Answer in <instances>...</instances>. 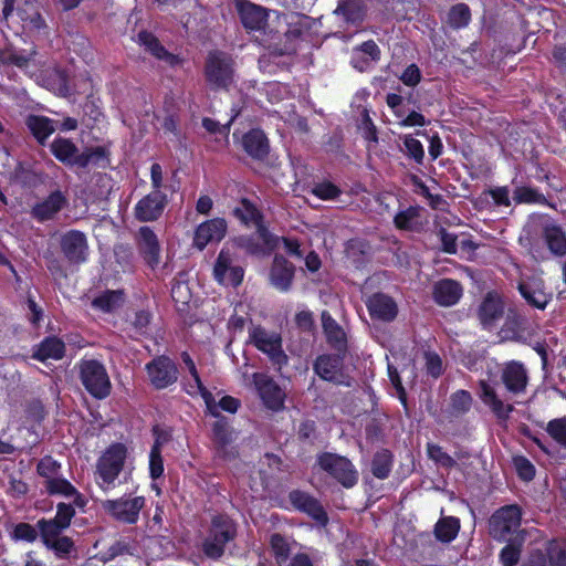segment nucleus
<instances>
[{"instance_id": "f257e3e1", "label": "nucleus", "mask_w": 566, "mask_h": 566, "mask_svg": "<svg viewBox=\"0 0 566 566\" xmlns=\"http://www.w3.org/2000/svg\"><path fill=\"white\" fill-rule=\"evenodd\" d=\"M3 18L17 35L20 31H39L44 24L35 0H6Z\"/></svg>"}, {"instance_id": "f03ea898", "label": "nucleus", "mask_w": 566, "mask_h": 566, "mask_svg": "<svg viewBox=\"0 0 566 566\" xmlns=\"http://www.w3.org/2000/svg\"><path fill=\"white\" fill-rule=\"evenodd\" d=\"M128 451L125 444L114 443L101 455L96 465V482L108 491L115 486V481L124 468Z\"/></svg>"}, {"instance_id": "7ed1b4c3", "label": "nucleus", "mask_w": 566, "mask_h": 566, "mask_svg": "<svg viewBox=\"0 0 566 566\" xmlns=\"http://www.w3.org/2000/svg\"><path fill=\"white\" fill-rule=\"evenodd\" d=\"M51 151L57 160L65 165L86 167L90 164H97L105 159V150L95 147L78 151V148L67 138H55L51 144Z\"/></svg>"}, {"instance_id": "20e7f679", "label": "nucleus", "mask_w": 566, "mask_h": 566, "mask_svg": "<svg viewBox=\"0 0 566 566\" xmlns=\"http://www.w3.org/2000/svg\"><path fill=\"white\" fill-rule=\"evenodd\" d=\"M101 505L114 520L126 524H135L139 518L140 511L145 506V497L122 496L115 500H105Z\"/></svg>"}, {"instance_id": "39448f33", "label": "nucleus", "mask_w": 566, "mask_h": 566, "mask_svg": "<svg viewBox=\"0 0 566 566\" xmlns=\"http://www.w3.org/2000/svg\"><path fill=\"white\" fill-rule=\"evenodd\" d=\"M81 378L87 391L96 398H105L111 391L109 377L102 364L85 360L81 364Z\"/></svg>"}, {"instance_id": "423d86ee", "label": "nucleus", "mask_w": 566, "mask_h": 566, "mask_svg": "<svg viewBox=\"0 0 566 566\" xmlns=\"http://www.w3.org/2000/svg\"><path fill=\"white\" fill-rule=\"evenodd\" d=\"M244 271L234 253L222 249L213 266L214 280L224 286H238L243 280Z\"/></svg>"}, {"instance_id": "0eeeda50", "label": "nucleus", "mask_w": 566, "mask_h": 566, "mask_svg": "<svg viewBox=\"0 0 566 566\" xmlns=\"http://www.w3.org/2000/svg\"><path fill=\"white\" fill-rule=\"evenodd\" d=\"M235 530L230 518L218 516L212 521L210 536L203 544V552L211 558L223 554L224 545L234 537Z\"/></svg>"}, {"instance_id": "6e6552de", "label": "nucleus", "mask_w": 566, "mask_h": 566, "mask_svg": "<svg viewBox=\"0 0 566 566\" xmlns=\"http://www.w3.org/2000/svg\"><path fill=\"white\" fill-rule=\"evenodd\" d=\"M206 77L216 88H228L233 82L232 60L224 53L213 52L206 65Z\"/></svg>"}, {"instance_id": "1a4fd4ad", "label": "nucleus", "mask_w": 566, "mask_h": 566, "mask_svg": "<svg viewBox=\"0 0 566 566\" xmlns=\"http://www.w3.org/2000/svg\"><path fill=\"white\" fill-rule=\"evenodd\" d=\"M318 463L323 470L332 474L345 488H352L356 484L358 473L348 459L333 453H325L319 457Z\"/></svg>"}, {"instance_id": "9d476101", "label": "nucleus", "mask_w": 566, "mask_h": 566, "mask_svg": "<svg viewBox=\"0 0 566 566\" xmlns=\"http://www.w3.org/2000/svg\"><path fill=\"white\" fill-rule=\"evenodd\" d=\"M521 524V510L509 505L497 510L490 520V533L494 538L506 539Z\"/></svg>"}, {"instance_id": "9b49d317", "label": "nucleus", "mask_w": 566, "mask_h": 566, "mask_svg": "<svg viewBox=\"0 0 566 566\" xmlns=\"http://www.w3.org/2000/svg\"><path fill=\"white\" fill-rule=\"evenodd\" d=\"M233 213L245 224H253L256 227V234L259 240L263 242L264 252L271 251L277 245L280 239L273 237L261 223L259 211L249 201L242 200L240 205L233 210Z\"/></svg>"}, {"instance_id": "f8f14e48", "label": "nucleus", "mask_w": 566, "mask_h": 566, "mask_svg": "<svg viewBox=\"0 0 566 566\" xmlns=\"http://www.w3.org/2000/svg\"><path fill=\"white\" fill-rule=\"evenodd\" d=\"M251 338L255 347L266 354L276 365L281 366L286 361L279 334L255 327L251 333Z\"/></svg>"}, {"instance_id": "ddd939ff", "label": "nucleus", "mask_w": 566, "mask_h": 566, "mask_svg": "<svg viewBox=\"0 0 566 566\" xmlns=\"http://www.w3.org/2000/svg\"><path fill=\"white\" fill-rule=\"evenodd\" d=\"M251 380L258 395L269 409L279 410L283 406L284 394L268 375L254 373L251 376Z\"/></svg>"}, {"instance_id": "4468645a", "label": "nucleus", "mask_w": 566, "mask_h": 566, "mask_svg": "<svg viewBox=\"0 0 566 566\" xmlns=\"http://www.w3.org/2000/svg\"><path fill=\"white\" fill-rule=\"evenodd\" d=\"M149 380L158 389L166 388L177 380V369L167 357H158L146 366Z\"/></svg>"}, {"instance_id": "2eb2a0df", "label": "nucleus", "mask_w": 566, "mask_h": 566, "mask_svg": "<svg viewBox=\"0 0 566 566\" xmlns=\"http://www.w3.org/2000/svg\"><path fill=\"white\" fill-rule=\"evenodd\" d=\"M235 8L243 27L250 31L262 30L268 21V11L249 0H235Z\"/></svg>"}, {"instance_id": "dca6fc26", "label": "nucleus", "mask_w": 566, "mask_h": 566, "mask_svg": "<svg viewBox=\"0 0 566 566\" xmlns=\"http://www.w3.org/2000/svg\"><path fill=\"white\" fill-rule=\"evenodd\" d=\"M227 223L221 218L210 219L198 226L193 237V244L199 250L209 243L219 242L226 235Z\"/></svg>"}, {"instance_id": "f3484780", "label": "nucleus", "mask_w": 566, "mask_h": 566, "mask_svg": "<svg viewBox=\"0 0 566 566\" xmlns=\"http://www.w3.org/2000/svg\"><path fill=\"white\" fill-rule=\"evenodd\" d=\"M501 379L506 390L512 395H521L525 391L528 376L523 364L512 360L502 368Z\"/></svg>"}, {"instance_id": "a211bd4d", "label": "nucleus", "mask_w": 566, "mask_h": 566, "mask_svg": "<svg viewBox=\"0 0 566 566\" xmlns=\"http://www.w3.org/2000/svg\"><path fill=\"white\" fill-rule=\"evenodd\" d=\"M182 359L190 374V379L186 382V391L191 396H201L209 412L216 415L217 406L213 396L203 387L193 360L186 353L182 355Z\"/></svg>"}, {"instance_id": "6ab92c4d", "label": "nucleus", "mask_w": 566, "mask_h": 566, "mask_svg": "<svg viewBox=\"0 0 566 566\" xmlns=\"http://www.w3.org/2000/svg\"><path fill=\"white\" fill-rule=\"evenodd\" d=\"M61 248L64 255L72 262H83L87 256V241L85 235L76 230L66 232L61 238Z\"/></svg>"}, {"instance_id": "aec40b11", "label": "nucleus", "mask_w": 566, "mask_h": 566, "mask_svg": "<svg viewBox=\"0 0 566 566\" xmlns=\"http://www.w3.org/2000/svg\"><path fill=\"white\" fill-rule=\"evenodd\" d=\"M294 277V266L283 256L276 255L270 269V283L271 285L281 291L286 292L290 290Z\"/></svg>"}, {"instance_id": "412c9836", "label": "nucleus", "mask_w": 566, "mask_h": 566, "mask_svg": "<svg viewBox=\"0 0 566 566\" xmlns=\"http://www.w3.org/2000/svg\"><path fill=\"white\" fill-rule=\"evenodd\" d=\"M165 203L166 196L159 190H154L138 201L135 208L136 217L142 221L155 220L161 214Z\"/></svg>"}, {"instance_id": "4be33fe9", "label": "nucleus", "mask_w": 566, "mask_h": 566, "mask_svg": "<svg viewBox=\"0 0 566 566\" xmlns=\"http://www.w3.org/2000/svg\"><path fill=\"white\" fill-rule=\"evenodd\" d=\"M67 205L66 196L60 191H53L44 200L32 208V214L40 221L52 219Z\"/></svg>"}, {"instance_id": "5701e85b", "label": "nucleus", "mask_w": 566, "mask_h": 566, "mask_svg": "<svg viewBox=\"0 0 566 566\" xmlns=\"http://www.w3.org/2000/svg\"><path fill=\"white\" fill-rule=\"evenodd\" d=\"M480 392L479 397L484 405H486L495 415L501 419H506L513 411V406L505 403L497 396L493 386L486 380H480Z\"/></svg>"}, {"instance_id": "b1692460", "label": "nucleus", "mask_w": 566, "mask_h": 566, "mask_svg": "<svg viewBox=\"0 0 566 566\" xmlns=\"http://www.w3.org/2000/svg\"><path fill=\"white\" fill-rule=\"evenodd\" d=\"M46 491L52 495H61L65 499L72 500L73 504L83 507L86 502L83 496L77 492V490L64 478L61 475L54 478L53 480H48V482H43Z\"/></svg>"}, {"instance_id": "393cba45", "label": "nucleus", "mask_w": 566, "mask_h": 566, "mask_svg": "<svg viewBox=\"0 0 566 566\" xmlns=\"http://www.w3.org/2000/svg\"><path fill=\"white\" fill-rule=\"evenodd\" d=\"M462 295L461 285L453 280H441L434 285L433 297L441 306H452Z\"/></svg>"}, {"instance_id": "a878e982", "label": "nucleus", "mask_w": 566, "mask_h": 566, "mask_svg": "<svg viewBox=\"0 0 566 566\" xmlns=\"http://www.w3.org/2000/svg\"><path fill=\"white\" fill-rule=\"evenodd\" d=\"M367 307L373 317L382 321H391L397 315V306L395 302L387 295L375 294L368 302Z\"/></svg>"}, {"instance_id": "bb28decb", "label": "nucleus", "mask_w": 566, "mask_h": 566, "mask_svg": "<svg viewBox=\"0 0 566 566\" xmlns=\"http://www.w3.org/2000/svg\"><path fill=\"white\" fill-rule=\"evenodd\" d=\"M137 43L140 46H144L145 51L149 52L154 57L168 65H175L178 63V57L169 53L150 33L140 32L137 36Z\"/></svg>"}, {"instance_id": "cd10ccee", "label": "nucleus", "mask_w": 566, "mask_h": 566, "mask_svg": "<svg viewBox=\"0 0 566 566\" xmlns=\"http://www.w3.org/2000/svg\"><path fill=\"white\" fill-rule=\"evenodd\" d=\"M139 248L145 260L150 266H156L160 260V248L155 233L148 228L139 230Z\"/></svg>"}, {"instance_id": "c85d7f7f", "label": "nucleus", "mask_w": 566, "mask_h": 566, "mask_svg": "<svg viewBox=\"0 0 566 566\" xmlns=\"http://www.w3.org/2000/svg\"><path fill=\"white\" fill-rule=\"evenodd\" d=\"M518 290L528 304L539 310H544L551 300L539 281L521 283Z\"/></svg>"}, {"instance_id": "c756f323", "label": "nucleus", "mask_w": 566, "mask_h": 566, "mask_svg": "<svg viewBox=\"0 0 566 566\" xmlns=\"http://www.w3.org/2000/svg\"><path fill=\"white\" fill-rule=\"evenodd\" d=\"M290 500L294 507L306 512L313 518L319 522L326 521V514L319 503L307 494L294 491L290 494Z\"/></svg>"}, {"instance_id": "7c9ffc66", "label": "nucleus", "mask_w": 566, "mask_h": 566, "mask_svg": "<svg viewBox=\"0 0 566 566\" xmlns=\"http://www.w3.org/2000/svg\"><path fill=\"white\" fill-rule=\"evenodd\" d=\"M340 366L338 356L323 355L317 358L314 369L322 379L340 382Z\"/></svg>"}, {"instance_id": "2f4dec72", "label": "nucleus", "mask_w": 566, "mask_h": 566, "mask_svg": "<svg viewBox=\"0 0 566 566\" xmlns=\"http://www.w3.org/2000/svg\"><path fill=\"white\" fill-rule=\"evenodd\" d=\"M380 50L374 41L364 42L359 48L354 50L352 63L359 71L366 70L370 63L378 61Z\"/></svg>"}, {"instance_id": "473e14b6", "label": "nucleus", "mask_w": 566, "mask_h": 566, "mask_svg": "<svg viewBox=\"0 0 566 566\" xmlns=\"http://www.w3.org/2000/svg\"><path fill=\"white\" fill-rule=\"evenodd\" d=\"M543 238L553 254H566V234L560 227L553 222L546 223L543 227Z\"/></svg>"}, {"instance_id": "72a5a7b5", "label": "nucleus", "mask_w": 566, "mask_h": 566, "mask_svg": "<svg viewBox=\"0 0 566 566\" xmlns=\"http://www.w3.org/2000/svg\"><path fill=\"white\" fill-rule=\"evenodd\" d=\"M503 314V303L499 295L490 293L482 302L479 316L484 326H490Z\"/></svg>"}, {"instance_id": "f704fd0d", "label": "nucleus", "mask_w": 566, "mask_h": 566, "mask_svg": "<svg viewBox=\"0 0 566 566\" xmlns=\"http://www.w3.org/2000/svg\"><path fill=\"white\" fill-rule=\"evenodd\" d=\"M27 126L41 144H43L56 129V125L52 119L39 115H30L27 118Z\"/></svg>"}, {"instance_id": "c9c22d12", "label": "nucleus", "mask_w": 566, "mask_h": 566, "mask_svg": "<svg viewBox=\"0 0 566 566\" xmlns=\"http://www.w3.org/2000/svg\"><path fill=\"white\" fill-rule=\"evenodd\" d=\"M64 343L56 337L44 339L33 354V357L41 361L49 359H61L64 354Z\"/></svg>"}, {"instance_id": "e433bc0d", "label": "nucleus", "mask_w": 566, "mask_h": 566, "mask_svg": "<svg viewBox=\"0 0 566 566\" xmlns=\"http://www.w3.org/2000/svg\"><path fill=\"white\" fill-rule=\"evenodd\" d=\"M243 147L252 157L261 158L268 153V142L263 132L253 129L244 135Z\"/></svg>"}, {"instance_id": "4c0bfd02", "label": "nucleus", "mask_w": 566, "mask_h": 566, "mask_svg": "<svg viewBox=\"0 0 566 566\" xmlns=\"http://www.w3.org/2000/svg\"><path fill=\"white\" fill-rule=\"evenodd\" d=\"M42 82L48 90L52 91L56 95L64 96L69 93L66 76L59 70L46 71Z\"/></svg>"}, {"instance_id": "58836bf2", "label": "nucleus", "mask_w": 566, "mask_h": 566, "mask_svg": "<svg viewBox=\"0 0 566 566\" xmlns=\"http://www.w3.org/2000/svg\"><path fill=\"white\" fill-rule=\"evenodd\" d=\"M123 294L119 291H107L96 298H94L92 305L103 312H112L119 307L123 303Z\"/></svg>"}, {"instance_id": "ea45409f", "label": "nucleus", "mask_w": 566, "mask_h": 566, "mask_svg": "<svg viewBox=\"0 0 566 566\" xmlns=\"http://www.w3.org/2000/svg\"><path fill=\"white\" fill-rule=\"evenodd\" d=\"M322 323L328 342L336 346L342 345L345 339V334L327 312L322 313Z\"/></svg>"}, {"instance_id": "a19ab883", "label": "nucleus", "mask_w": 566, "mask_h": 566, "mask_svg": "<svg viewBox=\"0 0 566 566\" xmlns=\"http://www.w3.org/2000/svg\"><path fill=\"white\" fill-rule=\"evenodd\" d=\"M459 528V520L454 517L442 518L436 525V535L442 542H450L457 536Z\"/></svg>"}, {"instance_id": "79ce46f5", "label": "nucleus", "mask_w": 566, "mask_h": 566, "mask_svg": "<svg viewBox=\"0 0 566 566\" xmlns=\"http://www.w3.org/2000/svg\"><path fill=\"white\" fill-rule=\"evenodd\" d=\"M471 20V12L467 4L458 3L448 13V23L455 29L467 27Z\"/></svg>"}, {"instance_id": "37998d69", "label": "nucleus", "mask_w": 566, "mask_h": 566, "mask_svg": "<svg viewBox=\"0 0 566 566\" xmlns=\"http://www.w3.org/2000/svg\"><path fill=\"white\" fill-rule=\"evenodd\" d=\"M335 13L343 14L347 21H357L363 14L361 0H340Z\"/></svg>"}, {"instance_id": "c03bdc74", "label": "nucleus", "mask_w": 566, "mask_h": 566, "mask_svg": "<svg viewBox=\"0 0 566 566\" xmlns=\"http://www.w3.org/2000/svg\"><path fill=\"white\" fill-rule=\"evenodd\" d=\"M149 472L153 479L159 478L164 472V462L161 458V442L156 440L149 454Z\"/></svg>"}, {"instance_id": "a18cd8bd", "label": "nucleus", "mask_w": 566, "mask_h": 566, "mask_svg": "<svg viewBox=\"0 0 566 566\" xmlns=\"http://www.w3.org/2000/svg\"><path fill=\"white\" fill-rule=\"evenodd\" d=\"M191 291L184 281H175L171 286V297L178 307L189 304L191 301Z\"/></svg>"}, {"instance_id": "49530a36", "label": "nucleus", "mask_w": 566, "mask_h": 566, "mask_svg": "<svg viewBox=\"0 0 566 566\" xmlns=\"http://www.w3.org/2000/svg\"><path fill=\"white\" fill-rule=\"evenodd\" d=\"M548 434L560 446L566 448V418L554 419L546 428Z\"/></svg>"}, {"instance_id": "de8ad7c7", "label": "nucleus", "mask_w": 566, "mask_h": 566, "mask_svg": "<svg viewBox=\"0 0 566 566\" xmlns=\"http://www.w3.org/2000/svg\"><path fill=\"white\" fill-rule=\"evenodd\" d=\"M38 473L44 479L43 482H48L60 475V464L51 457H45L38 464Z\"/></svg>"}, {"instance_id": "09e8293b", "label": "nucleus", "mask_w": 566, "mask_h": 566, "mask_svg": "<svg viewBox=\"0 0 566 566\" xmlns=\"http://www.w3.org/2000/svg\"><path fill=\"white\" fill-rule=\"evenodd\" d=\"M513 199L518 203H544L545 198L536 190L527 187L516 188Z\"/></svg>"}, {"instance_id": "8fccbe9b", "label": "nucleus", "mask_w": 566, "mask_h": 566, "mask_svg": "<svg viewBox=\"0 0 566 566\" xmlns=\"http://www.w3.org/2000/svg\"><path fill=\"white\" fill-rule=\"evenodd\" d=\"M391 468L390 455L387 452L376 454L373 461V473L379 479L388 476Z\"/></svg>"}, {"instance_id": "3c124183", "label": "nucleus", "mask_w": 566, "mask_h": 566, "mask_svg": "<svg viewBox=\"0 0 566 566\" xmlns=\"http://www.w3.org/2000/svg\"><path fill=\"white\" fill-rule=\"evenodd\" d=\"M214 437L216 441L219 444V455L224 459H232L235 457L234 451H228L226 449L227 444L230 442V437L224 427L221 424H217L214 428Z\"/></svg>"}, {"instance_id": "603ef678", "label": "nucleus", "mask_w": 566, "mask_h": 566, "mask_svg": "<svg viewBox=\"0 0 566 566\" xmlns=\"http://www.w3.org/2000/svg\"><path fill=\"white\" fill-rule=\"evenodd\" d=\"M472 403L471 395L465 390H458L451 396V408L455 413L467 412Z\"/></svg>"}, {"instance_id": "864d4df0", "label": "nucleus", "mask_w": 566, "mask_h": 566, "mask_svg": "<svg viewBox=\"0 0 566 566\" xmlns=\"http://www.w3.org/2000/svg\"><path fill=\"white\" fill-rule=\"evenodd\" d=\"M38 525L44 543L52 542L54 537H60V534L65 530L60 527V524L55 523L53 520H41L38 522Z\"/></svg>"}, {"instance_id": "5fc2aeb1", "label": "nucleus", "mask_w": 566, "mask_h": 566, "mask_svg": "<svg viewBox=\"0 0 566 566\" xmlns=\"http://www.w3.org/2000/svg\"><path fill=\"white\" fill-rule=\"evenodd\" d=\"M271 549L277 562H284L290 553L287 542L279 534H274L270 539Z\"/></svg>"}, {"instance_id": "6e6d98bb", "label": "nucleus", "mask_w": 566, "mask_h": 566, "mask_svg": "<svg viewBox=\"0 0 566 566\" xmlns=\"http://www.w3.org/2000/svg\"><path fill=\"white\" fill-rule=\"evenodd\" d=\"M402 139L407 155L417 163H421L424 156L422 144L410 135L403 136Z\"/></svg>"}, {"instance_id": "4d7b16f0", "label": "nucleus", "mask_w": 566, "mask_h": 566, "mask_svg": "<svg viewBox=\"0 0 566 566\" xmlns=\"http://www.w3.org/2000/svg\"><path fill=\"white\" fill-rule=\"evenodd\" d=\"M427 451L429 458L442 467L449 468L454 464V460L437 444L428 443Z\"/></svg>"}, {"instance_id": "13d9d810", "label": "nucleus", "mask_w": 566, "mask_h": 566, "mask_svg": "<svg viewBox=\"0 0 566 566\" xmlns=\"http://www.w3.org/2000/svg\"><path fill=\"white\" fill-rule=\"evenodd\" d=\"M339 192V189L331 182L318 184L312 189V193L322 200L335 199Z\"/></svg>"}, {"instance_id": "bf43d9fd", "label": "nucleus", "mask_w": 566, "mask_h": 566, "mask_svg": "<svg viewBox=\"0 0 566 566\" xmlns=\"http://www.w3.org/2000/svg\"><path fill=\"white\" fill-rule=\"evenodd\" d=\"M74 514L75 511L71 504L60 503L53 521L60 524V527L67 528Z\"/></svg>"}, {"instance_id": "052dcab7", "label": "nucleus", "mask_w": 566, "mask_h": 566, "mask_svg": "<svg viewBox=\"0 0 566 566\" xmlns=\"http://www.w3.org/2000/svg\"><path fill=\"white\" fill-rule=\"evenodd\" d=\"M36 531L35 528L27 523H20L18 524L13 530V538L17 541H27V542H33L36 538Z\"/></svg>"}, {"instance_id": "680f3d73", "label": "nucleus", "mask_w": 566, "mask_h": 566, "mask_svg": "<svg viewBox=\"0 0 566 566\" xmlns=\"http://www.w3.org/2000/svg\"><path fill=\"white\" fill-rule=\"evenodd\" d=\"M514 465L516 468L518 475L523 480L530 481L533 479V476L535 474V470H534L533 464L527 459L517 457L514 459Z\"/></svg>"}, {"instance_id": "e2e57ef3", "label": "nucleus", "mask_w": 566, "mask_h": 566, "mask_svg": "<svg viewBox=\"0 0 566 566\" xmlns=\"http://www.w3.org/2000/svg\"><path fill=\"white\" fill-rule=\"evenodd\" d=\"M44 544L59 555L69 554L73 547V542L66 536L54 537L52 542H45Z\"/></svg>"}, {"instance_id": "0e129e2a", "label": "nucleus", "mask_w": 566, "mask_h": 566, "mask_svg": "<svg viewBox=\"0 0 566 566\" xmlns=\"http://www.w3.org/2000/svg\"><path fill=\"white\" fill-rule=\"evenodd\" d=\"M418 217V210L416 208H410L406 211L398 213L395 217V223L399 229H410L412 226V220Z\"/></svg>"}, {"instance_id": "69168bd1", "label": "nucleus", "mask_w": 566, "mask_h": 566, "mask_svg": "<svg viewBox=\"0 0 566 566\" xmlns=\"http://www.w3.org/2000/svg\"><path fill=\"white\" fill-rule=\"evenodd\" d=\"M30 60V55L22 54L20 52L7 51L1 53V61L3 63H11L19 67L27 65Z\"/></svg>"}, {"instance_id": "338daca9", "label": "nucleus", "mask_w": 566, "mask_h": 566, "mask_svg": "<svg viewBox=\"0 0 566 566\" xmlns=\"http://www.w3.org/2000/svg\"><path fill=\"white\" fill-rule=\"evenodd\" d=\"M427 371L433 377H439L442 374V361L440 357L432 353L424 355Z\"/></svg>"}, {"instance_id": "774afa93", "label": "nucleus", "mask_w": 566, "mask_h": 566, "mask_svg": "<svg viewBox=\"0 0 566 566\" xmlns=\"http://www.w3.org/2000/svg\"><path fill=\"white\" fill-rule=\"evenodd\" d=\"M551 566H566V549L554 545L549 548Z\"/></svg>"}]
</instances>
